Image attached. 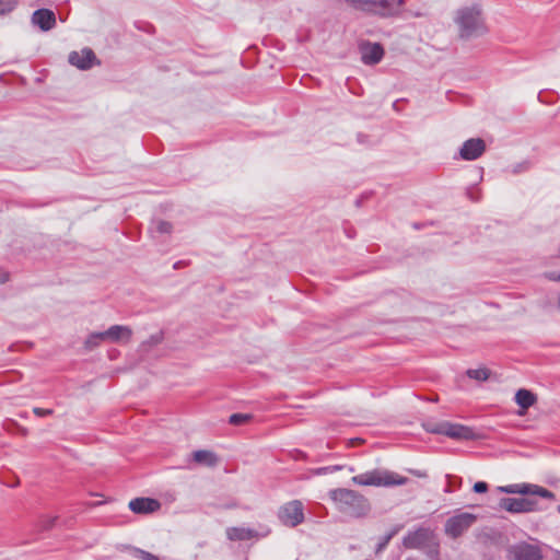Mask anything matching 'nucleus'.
<instances>
[{
  "label": "nucleus",
  "instance_id": "obj_1",
  "mask_svg": "<svg viewBox=\"0 0 560 560\" xmlns=\"http://www.w3.org/2000/svg\"><path fill=\"white\" fill-rule=\"evenodd\" d=\"M335 509L342 515L350 518H363L371 511L370 501L360 492L347 489L336 488L328 493Z\"/></svg>",
  "mask_w": 560,
  "mask_h": 560
},
{
  "label": "nucleus",
  "instance_id": "obj_2",
  "mask_svg": "<svg viewBox=\"0 0 560 560\" xmlns=\"http://www.w3.org/2000/svg\"><path fill=\"white\" fill-rule=\"evenodd\" d=\"M454 22L458 28V35L463 39L479 37L488 32L483 9L480 3H471L457 9Z\"/></svg>",
  "mask_w": 560,
  "mask_h": 560
},
{
  "label": "nucleus",
  "instance_id": "obj_3",
  "mask_svg": "<svg viewBox=\"0 0 560 560\" xmlns=\"http://www.w3.org/2000/svg\"><path fill=\"white\" fill-rule=\"evenodd\" d=\"M351 481L358 486L395 487L404 486L408 478L387 469H373L361 475L353 476Z\"/></svg>",
  "mask_w": 560,
  "mask_h": 560
},
{
  "label": "nucleus",
  "instance_id": "obj_4",
  "mask_svg": "<svg viewBox=\"0 0 560 560\" xmlns=\"http://www.w3.org/2000/svg\"><path fill=\"white\" fill-rule=\"evenodd\" d=\"M353 9L378 15H390L395 13L405 0H345Z\"/></svg>",
  "mask_w": 560,
  "mask_h": 560
},
{
  "label": "nucleus",
  "instance_id": "obj_5",
  "mask_svg": "<svg viewBox=\"0 0 560 560\" xmlns=\"http://www.w3.org/2000/svg\"><path fill=\"white\" fill-rule=\"evenodd\" d=\"M477 521L475 514L463 512L450 517L445 523V534L452 538L463 535Z\"/></svg>",
  "mask_w": 560,
  "mask_h": 560
},
{
  "label": "nucleus",
  "instance_id": "obj_6",
  "mask_svg": "<svg viewBox=\"0 0 560 560\" xmlns=\"http://www.w3.org/2000/svg\"><path fill=\"white\" fill-rule=\"evenodd\" d=\"M278 517L281 523L289 527H295L304 521L303 504L299 500H293L279 509Z\"/></svg>",
  "mask_w": 560,
  "mask_h": 560
},
{
  "label": "nucleus",
  "instance_id": "obj_7",
  "mask_svg": "<svg viewBox=\"0 0 560 560\" xmlns=\"http://www.w3.org/2000/svg\"><path fill=\"white\" fill-rule=\"evenodd\" d=\"M509 560H542L544 555L539 546L521 541L508 548Z\"/></svg>",
  "mask_w": 560,
  "mask_h": 560
},
{
  "label": "nucleus",
  "instance_id": "obj_8",
  "mask_svg": "<svg viewBox=\"0 0 560 560\" xmlns=\"http://www.w3.org/2000/svg\"><path fill=\"white\" fill-rule=\"evenodd\" d=\"M433 544H435L433 532L424 527L409 532L402 539V545L407 549H423Z\"/></svg>",
  "mask_w": 560,
  "mask_h": 560
},
{
  "label": "nucleus",
  "instance_id": "obj_9",
  "mask_svg": "<svg viewBox=\"0 0 560 560\" xmlns=\"http://www.w3.org/2000/svg\"><path fill=\"white\" fill-rule=\"evenodd\" d=\"M270 532V528L267 526L260 527V530H256L249 527L234 526L228 527L225 534L228 539L231 541H244L254 538L259 539L267 537Z\"/></svg>",
  "mask_w": 560,
  "mask_h": 560
},
{
  "label": "nucleus",
  "instance_id": "obj_10",
  "mask_svg": "<svg viewBox=\"0 0 560 560\" xmlns=\"http://www.w3.org/2000/svg\"><path fill=\"white\" fill-rule=\"evenodd\" d=\"M500 490L504 493L511 494H532L538 495L544 499H555V493L550 490L532 483H513L501 487Z\"/></svg>",
  "mask_w": 560,
  "mask_h": 560
},
{
  "label": "nucleus",
  "instance_id": "obj_11",
  "mask_svg": "<svg viewBox=\"0 0 560 560\" xmlns=\"http://www.w3.org/2000/svg\"><path fill=\"white\" fill-rule=\"evenodd\" d=\"M71 66L80 70H89L94 65H100L94 51L91 48H83L80 51H71L68 56Z\"/></svg>",
  "mask_w": 560,
  "mask_h": 560
},
{
  "label": "nucleus",
  "instance_id": "obj_12",
  "mask_svg": "<svg viewBox=\"0 0 560 560\" xmlns=\"http://www.w3.org/2000/svg\"><path fill=\"white\" fill-rule=\"evenodd\" d=\"M500 508L511 513H528L536 511V502L526 498H502Z\"/></svg>",
  "mask_w": 560,
  "mask_h": 560
},
{
  "label": "nucleus",
  "instance_id": "obj_13",
  "mask_svg": "<svg viewBox=\"0 0 560 560\" xmlns=\"http://www.w3.org/2000/svg\"><path fill=\"white\" fill-rule=\"evenodd\" d=\"M486 150V143L480 138H471L466 140L460 150L459 156L465 161H474L480 158Z\"/></svg>",
  "mask_w": 560,
  "mask_h": 560
},
{
  "label": "nucleus",
  "instance_id": "obj_14",
  "mask_svg": "<svg viewBox=\"0 0 560 560\" xmlns=\"http://www.w3.org/2000/svg\"><path fill=\"white\" fill-rule=\"evenodd\" d=\"M31 23L43 32H48L56 26V14L49 9L35 10L31 16Z\"/></svg>",
  "mask_w": 560,
  "mask_h": 560
},
{
  "label": "nucleus",
  "instance_id": "obj_15",
  "mask_svg": "<svg viewBox=\"0 0 560 560\" xmlns=\"http://www.w3.org/2000/svg\"><path fill=\"white\" fill-rule=\"evenodd\" d=\"M361 59L365 65L378 63L384 55L383 47L377 43H364L360 47Z\"/></svg>",
  "mask_w": 560,
  "mask_h": 560
},
{
  "label": "nucleus",
  "instance_id": "obj_16",
  "mask_svg": "<svg viewBox=\"0 0 560 560\" xmlns=\"http://www.w3.org/2000/svg\"><path fill=\"white\" fill-rule=\"evenodd\" d=\"M444 431L443 435H446L452 439L456 440H472L475 438V433L472 429L469 427L458 424V423H452L448 421H444Z\"/></svg>",
  "mask_w": 560,
  "mask_h": 560
},
{
  "label": "nucleus",
  "instance_id": "obj_17",
  "mask_svg": "<svg viewBox=\"0 0 560 560\" xmlns=\"http://www.w3.org/2000/svg\"><path fill=\"white\" fill-rule=\"evenodd\" d=\"M161 504L155 499L136 498L129 502V509L136 514H149L158 511Z\"/></svg>",
  "mask_w": 560,
  "mask_h": 560
},
{
  "label": "nucleus",
  "instance_id": "obj_18",
  "mask_svg": "<svg viewBox=\"0 0 560 560\" xmlns=\"http://www.w3.org/2000/svg\"><path fill=\"white\" fill-rule=\"evenodd\" d=\"M105 332V338L110 342L129 341L132 336V330L128 326L113 325Z\"/></svg>",
  "mask_w": 560,
  "mask_h": 560
},
{
  "label": "nucleus",
  "instance_id": "obj_19",
  "mask_svg": "<svg viewBox=\"0 0 560 560\" xmlns=\"http://www.w3.org/2000/svg\"><path fill=\"white\" fill-rule=\"evenodd\" d=\"M192 459L195 463L207 467H214L218 464L217 455L207 450L195 451L192 453Z\"/></svg>",
  "mask_w": 560,
  "mask_h": 560
},
{
  "label": "nucleus",
  "instance_id": "obj_20",
  "mask_svg": "<svg viewBox=\"0 0 560 560\" xmlns=\"http://www.w3.org/2000/svg\"><path fill=\"white\" fill-rule=\"evenodd\" d=\"M536 395L528 389L522 388L518 389L515 394L516 404L525 410L532 407L536 402Z\"/></svg>",
  "mask_w": 560,
  "mask_h": 560
},
{
  "label": "nucleus",
  "instance_id": "obj_21",
  "mask_svg": "<svg viewBox=\"0 0 560 560\" xmlns=\"http://www.w3.org/2000/svg\"><path fill=\"white\" fill-rule=\"evenodd\" d=\"M103 341H107V339L105 338V332L104 331L92 332L86 338V340L84 342V346H85V348L88 350H92V349L96 348Z\"/></svg>",
  "mask_w": 560,
  "mask_h": 560
},
{
  "label": "nucleus",
  "instance_id": "obj_22",
  "mask_svg": "<svg viewBox=\"0 0 560 560\" xmlns=\"http://www.w3.org/2000/svg\"><path fill=\"white\" fill-rule=\"evenodd\" d=\"M152 233L170 234L172 232V224L167 221L158 220L152 223Z\"/></svg>",
  "mask_w": 560,
  "mask_h": 560
},
{
  "label": "nucleus",
  "instance_id": "obj_23",
  "mask_svg": "<svg viewBox=\"0 0 560 560\" xmlns=\"http://www.w3.org/2000/svg\"><path fill=\"white\" fill-rule=\"evenodd\" d=\"M162 341H163V334L156 332L154 335H151L147 340H144L140 345V348H141V350L147 351L149 348L155 347L159 343H161Z\"/></svg>",
  "mask_w": 560,
  "mask_h": 560
},
{
  "label": "nucleus",
  "instance_id": "obj_24",
  "mask_svg": "<svg viewBox=\"0 0 560 560\" xmlns=\"http://www.w3.org/2000/svg\"><path fill=\"white\" fill-rule=\"evenodd\" d=\"M467 376L477 381H486L489 377V370L481 369H469L466 372Z\"/></svg>",
  "mask_w": 560,
  "mask_h": 560
},
{
  "label": "nucleus",
  "instance_id": "obj_25",
  "mask_svg": "<svg viewBox=\"0 0 560 560\" xmlns=\"http://www.w3.org/2000/svg\"><path fill=\"white\" fill-rule=\"evenodd\" d=\"M253 418L249 413H233L229 418V422L233 425H242L250 421Z\"/></svg>",
  "mask_w": 560,
  "mask_h": 560
},
{
  "label": "nucleus",
  "instance_id": "obj_26",
  "mask_svg": "<svg viewBox=\"0 0 560 560\" xmlns=\"http://www.w3.org/2000/svg\"><path fill=\"white\" fill-rule=\"evenodd\" d=\"M18 2L19 0H0V15L12 12L16 8Z\"/></svg>",
  "mask_w": 560,
  "mask_h": 560
},
{
  "label": "nucleus",
  "instance_id": "obj_27",
  "mask_svg": "<svg viewBox=\"0 0 560 560\" xmlns=\"http://www.w3.org/2000/svg\"><path fill=\"white\" fill-rule=\"evenodd\" d=\"M398 530H399V527H396L390 533L385 535L382 538V540L378 542V545L376 547V552H381L382 550H384L386 548V546L388 545V542L392 540V538L398 533Z\"/></svg>",
  "mask_w": 560,
  "mask_h": 560
},
{
  "label": "nucleus",
  "instance_id": "obj_28",
  "mask_svg": "<svg viewBox=\"0 0 560 560\" xmlns=\"http://www.w3.org/2000/svg\"><path fill=\"white\" fill-rule=\"evenodd\" d=\"M443 425H444V421L428 422L424 424V428L430 433L443 434V431L445 430Z\"/></svg>",
  "mask_w": 560,
  "mask_h": 560
},
{
  "label": "nucleus",
  "instance_id": "obj_29",
  "mask_svg": "<svg viewBox=\"0 0 560 560\" xmlns=\"http://www.w3.org/2000/svg\"><path fill=\"white\" fill-rule=\"evenodd\" d=\"M135 556L141 560H160L158 556L142 549H135Z\"/></svg>",
  "mask_w": 560,
  "mask_h": 560
},
{
  "label": "nucleus",
  "instance_id": "obj_30",
  "mask_svg": "<svg viewBox=\"0 0 560 560\" xmlns=\"http://www.w3.org/2000/svg\"><path fill=\"white\" fill-rule=\"evenodd\" d=\"M528 167H529V163L527 161H524V162H521V163L514 165L513 168H512V173L518 174V173H522L524 171H527Z\"/></svg>",
  "mask_w": 560,
  "mask_h": 560
},
{
  "label": "nucleus",
  "instance_id": "obj_31",
  "mask_svg": "<svg viewBox=\"0 0 560 560\" xmlns=\"http://www.w3.org/2000/svg\"><path fill=\"white\" fill-rule=\"evenodd\" d=\"M472 489L477 493H485L488 491V485L485 481H478L474 485Z\"/></svg>",
  "mask_w": 560,
  "mask_h": 560
},
{
  "label": "nucleus",
  "instance_id": "obj_32",
  "mask_svg": "<svg viewBox=\"0 0 560 560\" xmlns=\"http://www.w3.org/2000/svg\"><path fill=\"white\" fill-rule=\"evenodd\" d=\"M33 412L38 416V417H45V416H49L52 413V410L51 409H43V408H34L33 409Z\"/></svg>",
  "mask_w": 560,
  "mask_h": 560
},
{
  "label": "nucleus",
  "instance_id": "obj_33",
  "mask_svg": "<svg viewBox=\"0 0 560 560\" xmlns=\"http://www.w3.org/2000/svg\"><path fill=\"white\" fill-rule=\"evenodd\" d=\"M55 521H56V517H49V518L44 520L42 523V528L43 529L51 528L55 524Z\"/></svg>",
  "mask_w": 560,
  "mask_h": 560
},
{
  "label": "nucleus",
  "instance_id": "obj_34",
  "mask_svg": "<svg viewBox=\"0 0 560 560\" xmlns=\"http://www.w3.org/2000/svg\"><path fill=\"white\" fill-rule=\"evenodd\" d=\"M467 196L470 200L472 201H478L479 200V194L475 191V188H469L467 190Z\"/></svg>",
  "mask_w": 560,
  "mask_h": 560
},
{
  "label": "nucleus",
  "instance_id": "obj_35",
  "mask_svg": "<svg viewBox=\"0 0 560 560\" xmlns=\"http://www.w3.org/2000/svg\"><path fill=\"white\" fill-rule=\"evenodd\" d=\"M408 471L418 478H427L428 477V474L424 470L409 469Z\"/></svg>",
  "mask_w": 560,
  "mask_h": 560
},
{
  "label": "nucleus",
  "instance_id": "obj_36",
  "mask_svg": "<svg viewBox=\"0 0 560 560\" xmlns=\"http://www.w3.org/2000/svg\"><path fill=\"white\" fill-rule=\"evenodd\" d=\"M10 275L7 271L0 270V284L9 281Z\"/></svg>",
  "mask_w": 560,
  "mask_h": 560
},
{
  "label": "nucleus",
  "instance_id": "obj_37",
  "mask_svg": "<svg viewBox=\"0 0 560 560\" xmlns=\"http://www.w3.org/2000/svg\"><path fill=\"white\" fill-rule=\"evenodd\" d=\"M548 279L553 281H560V273L557 272H549L547 273Z\"/></svg>",
  "mask_w": 560,
  "mask_h": 560
},
{
  "label": "nucleus",
  "instance_id": "obj_38",
  "mask_svg": "<svg viewBox=\"0 0 560 560\" xmlns=\"http://www.w3.org/2000/svg\"><path fill=\"white\" fill-rule=\"evenodd\" d=\"M361 440L360 439H354V440H351V444H357V443H360Z\"/></svg>",
  "mask_w": 560,
  "mask_h": 560
},
{
  "label": "nucleus",
  "instance_id": "obj_39",
  "mask_svg": "<svg viewBox=\"0 0 560 560\" xmlns=\"http://www.w3.org/2000/svg\"><path fill=\"white\" fill-rule=\"evenodd\" d=\"M339 469H341L340 466H335L331 470H339Z\"/></svg>",
  "mask_w": 560,
  "mask_h": 560
},
{
  "label": "nucleus",
  "instance_id": "obj_40",
  "mask_svg": "<svg viewBox=\"0 0 560 560\" xmlns=\"http://www.w3.org/2000/svg\"><path fill=\"white\" fill-rule=\"evenodd\" d=\"M330 468L324 467L320 469V471H328Z\"/></svg>",
  "mask_w": 560,
  "mask_h": 560
},
{
  "label": "nucleus",
  "instance_id": "obj_41",
  "mask_svg": "<svg viewBox=\"0 0 560 560\" xmlns=\"http://www.w3.org/2000/svg\"><path fill=\"white\" fill-rule=\"evenodd\" d=\"M558 307H559V310H560V296H559V301H558Z\"/></svg>",
  "mask_w": 560,
  "mask_h": 560
},
{
  "label": "nucleus",
  "instance_id": "obj_42",
  "mask_svg": "<svg viewBox=\"0 0 560 560\" xmlns=\"http://www.w3.org/2000/svg\"><path fill=\"white\" fill-rule=\"evenodd\" d=\"M558 512L560 513V505L558 506Z\"/></svg>",
  "mask_w": 560,
  "mask_h": 560
},
{
  "label": "nucleus",
  "instance_id": "obj_43",
  "mask_svg": "<svg viewBox=\"0 0 560 560\" xmlns=\"http://www.w3.org/2000/svg\"><path fill=\"white\" fill-rule=\"evenodd\" d=\"M558 560H560V553H559V556H558Z\"/></svg>",
  "mask_w": 560,
  "mask_h": 560
},
{
  "label": "nucleus",
  "instance_id": "obj_44",
  "mask_svg": "<svg viewBox=\"0 0 560 560\" xmlns=\"http://www.w3.org/2000/svg\"><path fill=\"white\" fill-rule=\"evenodd\" d=\"M406 560H413V559H411V558H408V559H406Z\"/></svg>",
  "mask_w": 560,
  "mask_h": 560
}]
</instances>
